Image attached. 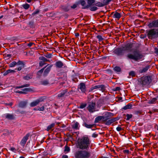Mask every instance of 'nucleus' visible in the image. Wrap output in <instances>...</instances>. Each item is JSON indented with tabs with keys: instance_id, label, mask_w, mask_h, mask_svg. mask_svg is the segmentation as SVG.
<instances>
[{
	"instance_id": "obj_14",
	"label": "nucleus",
	"mask_w": 158,
	"mask_h": 158,
	"mask_svg": "<svg viewBox=\"0 0 158 158\" xmlns=\"http://www.w3.org/2000/svg\"><path fill=\"white\" fill-rule=\"evenodd\" d=\"M104 85H96L93 87H92L90 88V91H92L94 89H100L101 90H103L104 89Z\"/></svg>"
},
{
	"instance_id": "obj_21",
	"label": "nucleus",
	"mask_w": 158,
	"mask_h": 158,
	"mask_svg": "<svg viewBox=\"0 0 158 158\" xmlns=\"http://www.w3.org/2000/svg\"><path fill=\"white\" fill-rule=\"evenodd\" d=\"M5 117L6 118L12 120L15 118V117L13 114L7 113L5 114Z\"/></svg>"
},
{
	"instance_id": "obj_33",
	"label": "nucleus",
	"mask_w": 158,
	"mask_h": 158,
	"mask_svg": "<svg viewBox=\"0 0 158 158\" xmlns=\"http://www.w3.org/2000/svg\"><path fill=\"white\" fill-rule=\"evenodd\" d=\"M105 4L99 2H98L95 4V5L98 7H102L104 6Z\"/></svg>"
},
{
	"instance_id": "obj_12",
	"label": "nucleus",
	"mask_w": 158,
	"mask_h": 158,
	"mask_svg": "<svg viewBox=\"0 0 158 158\" xmlns=\"http://www.w3.org/2000/svg\"><path fill=\"white\" fill-rule=\"evenodd\" d=\"M87 2L88 4L83 7L82 9H85L89 8L93 5V4L95 2V0H87Z\"/></svg>"
},
{
	"instance_id": "obj_50",
	"label": "nucleus",
	"mask_w": 158,
	"mask_h": 158,
	"mask_svg": "<svg viewBox=\"0 0 158 158\" xmlns=\"http://www.w3.org/2000/svg\"><path fill=\"white\" fill-rule=\"evenodd\" d=\"M45 56L48 58H51L52 57V55L51 54H49L44 55Z\"/></svg>"
},
{
	"instance_id": "obj_26",
	"label": "nucleus",
	"mask_w": 158,
	"mask_h": 158,
	"mask_svg": "<svg viewBox=\"0 0 158 158\" xmlns=\"http://www.w3.org/2000/svg\"><path fill=\"white\" fill-rule=\"evenodd\" d=\"M132 106V105L131 104L129 103L126 106H124L123 108V109L124 110H126L128 109H130L131 108Z\"/></svg>"
},
{
	"instance_id": "obj_46",
	"label": "nucleus",
	"mask_w": 158,
	"mask_h": 158,
	"mask_svg": "<svg viewBox=\"0 0 158 158\" xmlns=\"http://www.w3.org/2000/svg\"><path fill=\"white\" fill-rule=\"evenodd\" d=\"M80 3L84 7L85 6H86V2L84 0H81L80 1Z\"/></svg>"
},
{
	"instance_id": "obj_25",
	"label": "nucleus",
	"mask_w": 158,
	"mask_h": 158,
	"mask_svg": "<svg viewBox=\"0 0 158 158\" xmlns=\"http://www.w3.org/2000/svg\"><path fill=\"white\" fill-rule=\"evenodd\" d=\"M102 121L103 123L105 124V123L109 119V116H102Z\"/></svg>"
},
{
	"instance_id": "obj_6",
	"label": "nucleus",
	"mask_w": 158,
	"mask_h": 158,
	"mask_svg": "<svg viewBox=\"0 0 158 158\" xmlns=\"http://www.w3.org/2000/svg\"><path fill=\"white\" fill-rule=\"evenodd\" d=\"M44 100V98L43 97H40L35 101L31 102L30 104V106L31 107L36 106L38 105L40 102H43Z\"/></svg>"
},
{
	"instance_id": "obj_52",
	"label": "nucleus",
	"mask_w": 158,
	"mask_h": 158,
	"mask_svg": "<svg viewBox=\"0 0 158 158\" xmlns=\"http://www.w3.org/2000/svg\"><path fill=\"white\" fill-rule=\"evenodd\" d=\"M9 131L7 130H6L5 132L2 134L3 135L5 136H7L9 135Z\"/></svg>"
},
{
	"instance_id": "obj_47",
	"label": "nucleus",
	"mask_w": 158,
	"mask_h": 158,
	"mask_svg": "<svg viewBox=\"0 0 158 158\" xmlns=\"http://www.w3.org/2000/svg\"><path fill=\"white\" fill-rule=\"evenodd\" d=\"M64 148H65L64 152H69L70 149V148L69 147L66 145L65 146Z\"/></svg>"
},
{
	"instance_id": "obj_60",
	"label": "nucleus",
	"mask_w": 158,
	"mask_h": 158,
	"mask_svg": "<svg viewBox=\"0 0 158 158\" xmlns=\"http://www.w3.org/2000/svg\"><path fill=\"white\" fill-rule=\"evenodd\" d=\"M39 10H37L33 12V13H32V15H35L38 14L39 13Z\"/></svg>"
},
{
	"instance_id": "obj_10",
	"label": "nucleus",
	"mask_w": 158,
	"mask_h": 158,
	"mask_svg": "<svg viewBox=\"0 0 158 158\" xmlns=\"http://www.w3.org/2000/svg\"><path fill=\"white\" fill-rule=\"evenodd\" d=\"M148 26L150 28L158 27V19L155 20L152 22L150 23L148 25Z\"/></svg>"
},
{
	"instance_id": "obj_34",
	"label": "nucleus",
	"mask_w": 158,
	"mask_h": 158,
	"mask_svg": "<svg viewBox=\"0 0 158 158\" xmlns=\"http://www.w3.org/2000/svg\"><path fill=\"white\" fill-rule=\"evenodd\" d=\"M55 123H52L51 124L49 125L47 127V130L48 131H49L51 129L53 128L55 126Z\"/></svg>"
},
{
	"instance_id": "obj_37",
	"label": "nucleus",
	"mask_w": 158,
	"mask_h": 158,
	"mask_svg": "<svg viewBox=\"0 0 158 158\" xmlns=\"http://www.w3.org/2000/svg\"><path fill=\"white\" fill-rule=\"evenodd\" d=\"M46 67H45L42 68V69H40V70H39L38 72H37V74L39 76H41L42 73H43L44 69H45V68Z\"/></svg>"
},
{
	"instance_id": "obj_42",
	"label": "nucleus",
	"mask_w": 158,
	"mask_h": 158,
	"mask_svg": "<svg viewBox=\"0 0 158 158\" xmlns=\"http://www.w3.org/2000/svg\"><path fill=\"white\" fill-rule=\"evenodd\" d=\"M98 9V8L96 6H92L90 7L89 10L91 11H94Z\"/></svg>"
},
{
	"instance_id": "obj_20",
	"label": "nucleus",
	"mask_w": 158,
	"mask_h": 158,
	"mask_svg": "<svg viewBox=\"0 0 158 158\" xmlns=\"http://www.w3.org/2000/svg\"><path fill=\"white\" fill-rule=\"evenodd\" d=\"M55 65L57 68H61L63 66L64 64L61 61H58L56 62Z\"/></svg>"
},
{
	"instance_id": "obj_39",
	"label": "nucleus",
	"mask_w": 158,
	"mask_h": 158,
	"mask_svg": "<svg viewBox=\"0 0 158 158\" xmlns=\"http://www.w3.org/2000/svg\"><path fill=\"white\" fill-rule=\"evenodd\" d=\"M84 126L88 128H92L94 126V125L88 124L86 123L84 124Z\"/></svg>"
},
{
	"instance_id": "obj_13",
	"label": "nucleus",
	"mask_w": 158,
	"mask_h": 158,
	"mask_svg": "<svg viewBox=\"0 0 158 158\" xmlns=\"http://www.w3.org/2000/svg\"><path fill=\"white\" fill-rule=\"evenodd\" d=\"M119 118L118 117L113 118L111 119H109L105 123V124L106 125H110L113 123L118 120Z\"/></svg>"
},
{
	"instance_id": "obj_3",
	"label": "nucleus",
	"mask_w": 158,
	"mask_h": 158,
	"mask_svg": "<svg viewBox=\"0 0 158 158\" xmlns=\"http://www.w3.org/2000/svg\"><path fill=\"white\" fill-rule=\"evenodd\" d=\"M142 54L137 51L135 50L133 52V54H130L127 55V57L130 59H132L135 61H138L143 57Z\"/></svg>"
},
{
	"instance_id": "obj_18",
	"label": "nucleus",
	"mask_w": 158,
	"mask_h": 158,
	"mask_svg": "<svg viewBox=\"0 0 158 158\" xmlns=\"http://www.w3.org/2000/svg\"><path fill=\"white\" fill-rule=\"evenodd\" d=\"M68 91L67 89L61 90L60 93L58 95V98H61L64 97L66 94L68 93Z\"/></svg>"
},
{
	"instance_id": "obj_53",
	"label": "nucleus",
	"mask_w": 158,
	"mask_h": 158,
	"mask_svg": "<svg viewBox=\"0 0 158 158\" xmlns=\"http://www.w3.org/2000/svg\"><path fill=\"white\" fill-rule=\"evenodd\" d=\"M142 114V112L141 110L137 111H136L135 112V114H137V115H138L141 114Z\"/></svg>"
},
{
	"instance_id": "obj_19",
	"label": "nucleus",
	"mask_w": 158,
	"mask_h": 158,
	"mask_svg": "<svg viewBox=\"0 0 158 158\" xmlns=\"http://www.w3.org/2000/svg\"><path fill=\"white\" fill-rule=\"evenodd\" d=\"M52 64L50 65L48 67L45 69L44 73V75L46 76L50 71L51 68L52 67Z\"/></svg>"
},
{
	"instance_id": "obj_1",
	"label": "nucleus",
	"mask_w": 158,
	"mask_h": 158,
	"mask_svg": "<svg viewBox=\"0 0 158 158\" xmlns=\"http://www.w3.org/2000/svg\"><path fill=\"white\" fill-rule=\"evenodd\" d=\"M90 141L87 137H84L77 141V147L81 150L87 149L89 147Z\"/></svg>"
},
{
	"instance_id": "obj_16",
	"label": "nucleus",
	"mask_w": 158,
	"mask_h": 158,
	"mask_svg": "<svg viewBox=\"0 0 158 158\" xmlns=\"http://www.w3.org/2000/svg\"><path fill=\"white\" fill-rule=\"evenodd\" d=\"M111 15H113V18L117 19H119L121 17V14L116 11L115 12H112Z\"/></svg>"
},
{
	"instance_id": "obj_23",
	"label": "nucleus",
	"mask_w": 158,
	"mask_h": 158,
	"mask_svg": "<svg viewBox=\"0 0 158 158\" xmlns=\"http://www.w3.org/2000/svg\"><path fill=\"white\" fill-rule=\"evenodd\" d=\"M150 67V65H147L145 67L143 68L142 69H140L139 70L140 73H142L146 72Z\"/></svg>"
},
{
	"instance_id": "obj_9",
	"label": "nucleus",
	"mask_w": 158,
	"mask_h": 158,
	"mask_svg": "<svg viewBox=\"0 0 158 158\" xmlns=\"http://www.w3.org/2000/svg\"><path fill=\"white\" fill-rule=\"evenodd\" d=\"M29 136V134H27L23 138L20 142V144L23 147L24 146L26 142L28 139Z\"/></svg>"
},
{
	"instance_id": "obj_49",
	"label": "nucleus",
	"mask_w": 158,
	"mask_h": 158,
	"mask_svg": "<svg viewBox=\"0 0 158 158\" xmlns=\"http://www.w3.org/2000/svg\"><path fill=\"white\" fill-rule=\"evenodd\" d=\"M44 110V106H42L40 107H39L37 109V110L39 111H43Z\"/></svg>"
},
{
	"instance_id": "obj_59",
	"label": "nucleus",
	"mask_w": 158,
	"mask_h": 158,
	"mask_svg": "<svg viewBox=\"0 0 158 158\" xmlns=\"http://www.w3.org/2000/svg\"><path fill=\"white\" fill-rule=\"evenodd\" d=\"M24 67V66H20L17 68V69L18 71H20Z\"/></svg>"
},
{
	"instance_id": "obj_57",
	"label": "nucleus",
	"mask_w": 158,
	"mask_h": 158,
	"mask_svg": "<svg viewBox=\"0 0 158 158\" xmlns=\"http://www.w3.org/2000/svg\"><path fill=\"white\" fill-rule=\"evenodd\" d=\"M98 136V134L95 133H94L92 135V137L94 138H96Z\"/></svg>"
},
{
	"instance_id": "obj_56",
	"label": "nucleus",
	"mask_w": 158,
	"mask_h": 158,
	"mask_svg": "<svg viewBox=\"0 0 158 158\" xmlns=\"http://www.w3.org/2000/svg\"><path fill=\"white\" fill-rule=\"evenodd\" d=\"M122 128L119 127H118L116 128L117 130L118 131H120L122 130Z\"/></svg>"
},
{
	"instance_id": "obj_54",
	"label": "nucleus",
	"mask_w": 158,
	"mask_h": 158,
	"mask_svg": "<svg viewBox=\"0 0 158 158\" xmlns=\"http://www.w3.org/2000/svg\"><path fill=\"white\" fill-rule=\"evenodd\" d=\"M77 4H74L73 5L71 6V8L74 9L77 7Z\"/></svg>"
},
{
	"instance_id": "obj_27",
	"label": "nucleus",
	"mask_w": 158,
	"mask_h": 158,
	"mask_svg": "<svg viewBox=\"0 0 158 158\" xmlns=\"http://www.w3.org/2000/svg\"><path fill=\"white\" fill-rule=\"evenodd\" d=\"M158 96L156 98H152L150 101V103L151 104H154L156 102V101L158 99Z\"/></svg>"
},
{
	"instance_id": "obj_36",
	"label": "nucleus",
	"mask_w": 158,
	"mask_h": 158,
	"mask_svg": "<svg viewBox=\"0 0 158 158\" xmlns=\"http://www.w3.org/2000/svg\"><path fill=\"white\" fill-rule=\"evenodd\" d=\"M39 59L42 61L45 62L47 61H49V60L47 59L45 57L43 56H41L40 57Z\"/></svg>"
},
{
	"instance_id": "obj_48",
	"label": "nucleus",
	"mask_w": 158,
	"mask_h": 158,
	"mask_svg": "<svg viewBox=\"0 0 158 158\" xmlns=\"http://www.w3.org/2000/svg\"><path fill=\"white\" fill-rule=\"evenodd\" d=\"M129 75L132 77H134L135 76V74L134 72L131 71L129 73Z\"/></svg>"
},
{
	"instance_id": "obj_40",
	"label": "nucleus",
	"mask_w": 158,
	"mask_h": 158,
	"mask_svg": "<svg viewBox=\"0 0 158 158\" xmlns=\"http://www.w3.org/2000/svg\"><path fill=\"white\" fill-rule=\"evenodd\" d=\"M115 71L117 72H120L121 71V69L119 67L116 66L114 68Z\"/></svg>"
},
{
	"instance_id": "obj_7",
	"label": "nucleus",
	"mask_w": 158,
	"mask_h": 158,
	"mask_svg": "<svg viewBox=\"0 0 158 158\" xmlns=\"http://www.w3.org/2000/svg\"><path fill=\"white\" fill-rule=\"evenodd\" d=\"M95 103L90 102L87 107V109L89 112L93 113L95 111Z\"/></svg>"
},
{
	"instance_id": "obj_15",
	"label": "nucleus",
	"mask_w": 158,
	"mask_h": 158,
	"mask_svg": "<svg viewBox=\"0 0 158 158\" xmlns=\"http://www.w3.org/2000/svg\"><path fill=\"white\" fill-rule=\"evenodd\" d=\"M72 127L73 129L78 130L79 129L80 126L79 123L77 122H74L72 124Z\"/></svg>"
},
{
	"instance_id": "obj_5",
	"label": "nucleus",
	"mask_w": 158,
	"mask_h": 158,
	"mask_svg": "<svg viewBox=\"0 0 158 158\" xmlns=\"http://www.w3.org/2000/svg\"><path fill=\"white\" fill-rule=\"evenodd\" d=\"M147 36L149 39L152 40L158 37V31L155 29H152L147 32Z\"/></svg>"
},
{
	"instance_id": "obj_58",
	"label": "nucleus",
	"mask_w": 158,
	"mask_h": 158,
	"mask_svg": "<svg viewBox=\"0 0 158 158\" xmlns=\"http://www.w3.org/2000/svg\"><path fill=\"white\" fill-rule=\"evenodd\" d=\"M10 150L12 151L15 152L16 151V149L15 148L11 147L10 148Z\"/></svg>"
},
{
	"instance_id": "obj_44",
	"label": "nucleus",
	"mask_w": 158,
	"mask_h": 158,
	"mask_svg": "<svg viewBox=\"0 0 158 158\" xmlns=\"http://www.w3.org/2000/svg\"><path fill=\"white\" fill-rule=\"evenodd\" d=\"M97 39H98L99 42L101 41L104 40V39L102 37L101 35H98L96 36Z\"/></svg>"
},
{
	"instance_id": "obj_2",
	"label": "nucleus",
	"mask_w": 158,
	"mask_h": 158,
	"mask_svg": "<svg viewBox=\"0 0 158 158\" xmlns=\"http://www.w3.org/2000/svg\"><path fill=\"white\" fill-rule=\"evenodd\" d=\"M91 156L90 152L84 150H78L74 153L75 158H90Z\"/></svg>"
},
{
	"instance_id": "obj_31",
	"label": "nucleus",
	"mask_w": 158,
	"mask_h": 158,
	"mask_svg": "<svg viewBox=\"0 0 158 158\" xmlns=\"http://www.w3.org/2000/svg\"><path fill=\"white\" fill-rule=\"evenodd\" d=\"M29 85H30L29 84H26L25 85H23L20 86H16L15 87V89L23 88L25 87H28L29 86Z\"/></svg>"
},
{
	"instance_id": "obj_45",
	"label": "nucleus",
	"mask_w": 158,
	"mask_h": 158,
	"mask_svg": "<svg viewBox=\"0 0 158 158\" xmlns=\"http://www.w3.org/2000/svg\"><path fill=\"white\" fill-rule=\"evenodd\" d=\"M87 105L86 103H81L79 106V108L80 109H83L85 108Z\"/></svg>"
},
{
	"instance_id": "obj_22",
	"label": "nucleus",
	"mask_w": 158,
	"mask_h": 158,
	"mask_svg": "<svg viewBox=\"0 0 158 158\" xmlns=\"http://www.w3.org/2000/svg\"><path fill=\"white\" fill-rule=\"evenodd\" d=\"M133 44L128 43L127 44L125 47H123V49L125 48V50H127L130 49L133 47Z\"/></svg>"
},
{
	"instance_id": "obj_38",
	"label": "nucleus",
	"mask_w": 158,
	"mask_h": 158,
	"mask_svg": "<svg viewBox=\"0 0 158 158\" xmlns=\"http://www.w3.org/2000/svg\"><path fill=\"white\" fill-rule=\"evenodd\" d=\"M17 64V62L16 61H13L11 62L9 64V66L10 67H15Z\"/></svg>"
},
{
	"instance_id": "obj_8",
	"label": "nucleus",
	"mask_w": 158,
	"mask_h": 158,
	"mask_svg": "<svg viewBox=\"0 0 158 158\" xmlns=\"http://www.w3.org/2000/svg\"><path fill=\"white\" fill-rule=\"evenodd\" d=\"M123 48H117L114 50V53L118 56H122L124 54Z\"/></svg>"
},
{
	"instance_id": "obj_29",
	"label": "nucleus",
	"mask_w": 158,
	"mask_h": 158,
	"mask_svg": "<svg viewBox=\"0 0 158 158\" xmlns=\"http://www.w3.org/2000/svg\"><path fill=\"white\" fill-rule=\"evenodd\" d=\"M22 91L23 92V93L22 94H26L27 92L28 91H31V89L29 88H26L22 89Z\"/></svg>"
},
{
	"instance_id": "obj_30",
	"label": "nucleus",
	"mask_w": 158,
	"mask_h": 158,
	"mask_svg": "<svg viewBox=\"0 0 158 158\" xmlns=\"http://www.w3.org/2000/svg\"><path fill=\"white\" fill-rule=\"evenodd\" d=\"M32 77V75L28 74L26 76L23 77V78L24 80H29L30 79H31Z\"/></svg>"
},
{
	"instance_id": "obj_41",
	"label": "nucleus",
	"mask_w": 158,
	"mask_h": 158,
	"mask_svg": "<svg viewBox=\"0 0 158 158\" xmlns=\"http://www.w3.org/2000/svg\"><path fill=\"white\" fill-rule=\"evenodd\" d=\"M41 84L44 85H46L49 84V82L48 80H44L41 82Z\"/></svg>"
},
{
	"instance_id": "obj_61",
	"label": "nucleus",
	"mask_w": 158,
	"mask_h": 158,
	"mask_svg": "<svg viewBox=\"0 0 158 158\" xmlns=\"http://www.w3.org/2000/svg\"><path fill=\"white\" fill-rule=\"evenodd\" d=\"M15 92L16 93H19V94H22L23 93V91H19V90L17 91L16 90H15Z\"/></svg>"
},
{
	"instance_id": "obj_11",
	"label": "nucleus",
	"mask_w": 158,
	"mask_h": 158,
	"mask_svg": "<svg viewBox=\"0 0 158 158\" xmlns=\"http://www.w3.org/2000/svg\"><path fill=\"white\" fill-rule=\"evenodd\" d=\"M78 88L80 89L82 93H85V92L86 87L85 84L84 83H81L78 85Z\"/></svg>"
},
{
	"instance_id": "obj_62",
	"label": "nucleus",
	"mask_w": 158,
	"mask_h": 158,
	"mask_svg": "<svg viewBox=\"0 0 158 158\" xmlns=\"http://www.w3.org/2000/svg\"><path fill=\"white\" fill-rule=\"evenodd\" d=\"M34 44L33 43L31 42L30 43L28 44H27V46L29 47H31L33 44Z\"/></svg>"
},
{
	"instance_id": "obj_64",
	"label": "nucleus",
	"mask_w": 158,
	"mask_h": 158,
	"mask_svg": "<svg viewBox=\"0 0 158 158\" xmlns=\"http://www.w3.org/2000/svg\"><path fill=\"white\" fill-rule=\"evenodd\" d=\"M62 158H68V156L66 155H63L62 156Z\"/></svg>"
},
{
	"instance_id": "obj_32",
	"label": "nucleus",
	"mask_w": 158,
	"mask_h": 158,
	"mask_svg": "<svg viewBox=\"0 0 158 158\" xmlns=\"http://www.w3.org/2000/svg\"><path fill=\"white\" fill-rule=\"evenodd\" d=\"M17 65H20V66H24L25 64L22 61L19 60L17 62Z\"/></svg>"
},
{
	"instance_id": "obj_43",
	"label": "nucleus",
	"mask_w": 158,
	"mask_h": 158,
	"mask_svg": "<svg viewBox=\"0 0 158 158\" xmlns=\"http://www.w3.org/2000/svg\"><path fill=\"white\" fill-rule=\"evenodd\" d=\"M127 118H126L127 120H129L130 118H131L132 117V114H127L126 115Z\"/></svg>"
},
{
	"instance_id": "obj_51",
	"label": "nucleus",
	"mask_w": 158,
	"mask_h": 158,
	"mask_svg": "<svg viewBox=\"0 0 158 158\" xmlns=\"http://www.w3.org/2000/svg\"><path fill=\"white\" fill-rule=\"evenodd\" d=\"M45 63V62L42 61V60L40 61L39 63V66L41 67L43 66L44 65L46 64Z\"/></svg>"
},
{
	"instance_id": "obj_55",
	"label": "nucleus",
	"mask_w": 158,
	"mask_h": 158,
	"mask_svg": "<svg viewBox=\"0 0 158 158\" xmlns=\"http://www.w3.org/2000/svg\"><path fill=\"white\" fill-rule=\"evenodd\" d=\"M123 152L124 154H129L130 153V151L128 150H125L123 151Z\"/></svg>"
},
{
	"instance_id": "obj_17",
	"label": "nucleus",
	"mask_w": 158,
	"mask_h": 158,
	"mask_svg": "<svg viewBox=\"0 0 158 158\" xmlns=\"http://www.w3.org/2000/svg\"><path fill=\"white\" fill-rule=\"evenodd\" d=\"M27 103V101H21L19 103V106L20 108H24L26 106Z\"/></svg>"
},
{
	"instance_id": "obj_35",
	"label": "nucleus",
	"mask_w": 158,
	"mask_h": 158,
	"mask_svg": "<svg viewBox=\"0 0 158 158\" xmlns=\"http://www.w3.org/2000/svg\"><path fill=\"white\" fill-rule=\"evenodd\" d=\"M23 7L26 10L28 9L30 7V5L27 3H25L22 5Z\"/></svg>"
},
{
	"instance_id": "obj_28",
	"label": "nucleus",
	"mask_w": 158,
	"mask_h": 158,
	"mask_svg": "<svg viewBox=\"0 0 158 158\" xmlns=\"http://www.w3.org/2000/svg\"><path fill=\"white\" fill-rule=\"evenodd\" d=\"M102 116H98L95 118V122L96 123H98L100 121L102 120Z\"/></svg>"
},
{
	"instance_id": "obj_4",
	"label": "nucleus",
	"mask_w": 158,
	"mask_h": 158,
	"mask_svg": "<svg viewBox=\"0 0 158 158\" xmlns=\"http://www.w3.org/2000/svg\"><path fill=\"white\" fill-rule=\"evenodd\" d=\"M152 81V79L150 76H145L142 77L139 80L140 84L143 86L149 85Z\"/></svg>"
},
{
	"instance_id": "obj_24",
	"label": "nucleus",
	"mask_w": 158,
	"mask_h": 158,
	"mask_svg": "<svg viewBox=\"0 0 158 158\" xmlns=\"http://www.w3.org/2000/svg\"><path fill=\"white\" fill-rule=\"evenodd\" d=\"M15 72V71L13 70L8 69L5 71L3 73L4 76H6L9 73H14Z\"/></svg>"
},
{
	"instance_id": "obj_63",
	"label": "nucleus",
	"mask_w": 158,
	"mask_h": 158,
	"mask_svg": "<svg viewBox=\"0 0 158 158\" xmlns=\"http://www.w3.org/2000/svg\"><path fill=\"white\" fill-rule=\"evenodd\" d=\"M120 89V88L119 87H115V91H119Z\"/></svg>"
}]
</instances>
